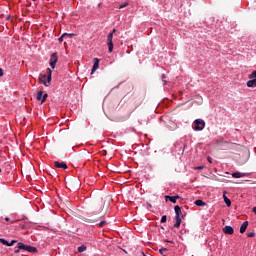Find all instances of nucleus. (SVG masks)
<instances>
[{
    "label": "nucleus",
    "instance_id": "1",
    "mask_svg": "<svg viewBox=\"0 0 256 256\" xmlns=\"http://www.w3.org/2000/svg\"><path fill=\"white\" fill-rule=\"evenodd\" d=\"M174 211H175V219H176V223L174 224V227L176 229H179V227H181V218L183 217V212L181 211V208L179 205L174 207Z\"/></svg>",
    "mask_w": 256,
    "mask_h": 256
},
{
    "label": "nucleus",
    "instance_id": "2",
    "mask_svg": "<svg viewBox=\"0 0 256 256\" xmlns=\"http://www.w3.org/2000/svg\"><path fill=\"white\" fill-rule=\"evenodd\" d=\"M18 248L22 251H28V253H37V249L33 246L25 245L23 242L18 243Z\"/></svg>",
    "mask_w": 256,
    "mask_h": 256
},
{
    "label": "nucleus",
    "instance_id": "3",
    "mask_svg": "<svg viewBox=\"0 0 256 256\" xmlns=\"http://www.w3.org/2000/svg\"><path fill=\"white\" fill-rule=\"evenodd\" d=\"M105 205V202L103 201V199H101L100 201H98L97 203L93 204V210L95 214H99L103 211V206Z\"/></svg>",
    "mask_w": 256,
    "mask_h": 256
},
{
    "label": "nucleus",
    "instance_id": "4",
    "mask_svg": "<svg viewBox=\"0 0 256 256\" xmlns=\"http://www.w3.org/2000/svg\"><path fill=\"white\" fill-rule=\"evenodd\" d=\"M193 129L194 131H203V129H205V122L201 119H196Z\"/></svg>",
    "mask_w": 256,
    "mask_h": 256
},
{
    "label": "nucleus",
    "instance_id": "5",
    "mask_svg": "<svg viewBox=\"0 0 256 256\" xmlns=\"http://www.w3.org/2000/svg\"><path fill=\"white\" fill-rule=\"evenodd\" d=\"M108 51L113 53V33H109L107 36Z\"/></svg>",
    "mask_w": 256,
    "mask_h": 256
},
{
    "label": "nucleus",
    "instance_id": "6",
    "mask_svg": "<svg viewBox=\"0 0 256 256\" xmlns=\"http://www.w3.org/2000/svg\"><path fill=\"white\" fill-rule=\"evenodd\" d=\"M57 61H59V57L57 56V53H53L50 57V67H52V69H55Z\"/></svg>",
    "mask_w": 256,
    "mask_h": 256
},
{
    "label": "nucleus",
    "instance_id": "7",
    "mask_svg": "<svg viewBox=\"0 0 256 256\" xmlns=\"http://www.w3.org/2000/svg\"><path fill=\"white\" fill-rule=\"evenodd\" d=\"M54 167L57 169H68L69 166H67V163L65 162H54Z\"/></svg>",
    "mask_w": 256,
    "mask_h": 256
},
{
    "label": "nucleus",
    "instance_id": "8",
    "mask_svg": "<svg viewBox=\"0 0 256 256\" xmlns=\"http://www.w3.org/2000/svg\"><path fill=\"white\" fill-rule=\"evenodd\" d=\"M223 233H225V235H233V233H235V230L231 226H225L223 228Z\"/></svg>",
    "mask_w": 256,
    "mask_h": 256
},
{
    "label": "nucleus",
    "instance_id": "9",
    "mask_svg": "<svg viewBox=\"0 0 256 256\" xmlns=\"http://www.w3.org/2000/svg\"><path fill=\"white\" fill-rule=\"evenodd\" d=\"M166 201H170L171 203H177V199H181V196L176 195V196H165Z\"/></svg>",
    "mask_w": 256,
    "mask_h": 256
},
{
    "label": "nucleus",
    "instance_id": "10",
    "mask_svg": "<svg viewBox=\"0 0 256 256\" xmlns=\"http://www.w3.org/2000/svg\"><path fill=\"white\" fill-rule=\"evenodd\" d=\"M71 37H75V34H68L64 33L62 36L58 39L59 43H63V39H71Z\"/></svg>",
    "mask_w": 256,
    "mask_h": 256
},
{
    "label": "nucleus",
    "instance_id": "11",
    "mask_svg": "<svg viewBox=\"0 0 256 256\" xmlns=\"http://www.w3.org/2000/svg\"><path fill=\"white\" fill-rule=\"evenodd\" d=\"M99 69V59L95 58L94 59V65L92 67V74L95 73V71H97Z\"/></svg>",
    "mask_w": 256,
    "mask_h": 256
},
{
    "label": "nucleus",
    "instance_id": "12",
    "mask_svg": "<svg viewBox=\"0 0 256 256\" xmlns=\"http://www.w3.org/2000/svg\"><path fill=\"white\" fill-rule=\"evenodd\" d=\"M247 227H249V222L245 221L240 227V233H245L247 231Z\"/></svg>",
    "mask_w": 256,
    "mask_h": 256
},
{
    "label": "nucleus",
    "instance_id": "13",
    "mask_svg": "<svg viewBox=\"0 0 256 256\" xmlns=\"http://www.w3.org/2000/svg\"><path fill=\"white\" fill-rule=\"evenodd\" d=\"M39 81H41L45 87H49V84H47V75H40Z\"/></svg>",
    "mask_w": 256,
    "mask_h": 256
},
{
    "label": "nucleus",
    "instance_id": "14",
    "mask_svg": "<svg viewBox=\"0 0 256 256\" xmlns=\"http://www.w3.org/2000/svg\"><path fill=\"white\" fill-rule=\"evenodd\" d=\"M53 71L51 69L48 68V76H46V83L49 86L51 84V75H52Z\"/></svg>",
    "mask_w": 256,
    "mask_h": 256
},
{
    "label": "nucleus",
    "instance_id": "15",
    "mask_svg": "<svg viewBox=\"0 0 256 256\" xmlns=\"http://www.w3.org/2000/svg\"><path fill=\"white\" fill-rule=\"evenodd\" d=\"M232 177H234V179H241V177H245V173L234 172V173L232 174Z\"/></svg>",
    "mask_w": 256,
    "mask_h": 256
},
{
    "label": "nucleus",
    "instance_id": "16",
    "mask_svg": "<svg viewBox=\"0 0 256 256\" xmlns=\"http://www.w3.org/2000/svg\"><path fill=\"white\" fill-rule=\"evenodd\" d=\"M247 87H256V79L252 78L246 83Z\"/></svg>",
    "mask_w": 256,
    "mask_h": 256
},
{
    "label": "nucleus",
    "instance_id": "17",
    "mask_svg": "<svg viewBox=\"0 0 256 256\" xmlns=\"http://www.w3.org/2000/svg\"><path fill=\"white\" fill-rule=\"evenodd\" d=\"M223 199L227 207H231V200L225 194L223 195Z\"/></svg>",
    "mask_w": 256,
    "mask_h": 256
},
{
    "label": "nucleus",
    "instance_id": "18",
    "mask_svg": "<svg viewBox=\"0 0 256 256\" xmlns=\"http://www.w3.org/2000/svg\"><path fill=\"white\" fill-rule=\"evenodd\" d=\"M195 205H197V207H205L206 204L203 200H196Z\"/></svg>",
    "mask_w": 256,
    "mask_h": 256
},
{
    "label": "nucleus",
    "instance_id": "19",
    "mask_svg": "<svg viewBox=\"0 0 256 256\" xmlns=\"http://www.w3.org/2000/svg\"><path fill=\"white\" fill-rule=\"evenodd\" d=\"M36 99H37V101H42V99H43V91H38Z\"/></svg>",
    "mask_w": 256,
    "mask_h": 256
},
{
    "label": "nucleus",
    "instance_id": "20",
    "mask_svg": "<svg viewBox=\"0 0 256 256\" xmlns=\"http://www.w3.org/2000/svg\"><path fill=\"white\" fill-rule=\"evenodd\" d=\"M84 251H87V246L82 245L78 247V253H84Z\"/></svg>",
    "mask_w": 256,
    "mask_h": 256
},
{
    "label": "nucleus",
    "instance_id": "21",
    "mask_svg": "<svg viewBox=\"0 0 256 256\" xmlns=\"http://www.w3.org/2000/svg\"><path fill=\"white\" fill-rule=\"evenodd\" d=\"M73 183H76L77 185H79V181L72 180V181H68L67 186L70 187V188H73Z\"/></svg>",
    "mask_w": 256,
    "mask_h": 256
},
{
    "label": "nucleus",
    "instance_id": "22",
    "mask_svg": "<svg viewBox=\"0 0 256 256\" xmlns=\"http://www.w3.org/2000/svg\"><path fill=\"white\" fill-rule=\"evenodd\" d=\"M101 217H105V214L100 215L97 219L90 218L89 222L90 223H96V221H99V219H101Z\"/></svg>",
    "mask_w": 256,
    "mask_h": 256
},
{
    "label": "nucleus",
    "instance_id": "23",
    "mask_svg": "<svg viewBox=\"0 0 256 256\" xmlns=\"http://www.w3.org/2000/svg\"><path fill=\"white\" fill-rule=\"evenodd\" d=\"M0 243H2V245H6V247H9V241L5 240L4 238H0Z\"/></svg>",
    "mask_w": 256,
    "mask_h": 256
},
{
    "label": "nucleus",
    "instance_id": "24",
    "mask_svg": "<svg viewBox=\"0 0 256 256\" xmlns=\"http://www.w3.org/2000/svg\"><path fill=\"white\" fill-rule=\"evenodd\" d=\"M169 250L167 248H160L159 253L160 255H163L164 253H167Z\"/></svg>",
    "mask_w": 256,
    "mask_h": 256
},
{
    "label": "nucleus",
    "instance_id": "25",
    "mask_svg": "<svg viewBox=\"0 0 256 256\" xmlns=\"http://www.w3.org/2000/svg\"><path fill=\"white\" fill-rule=\"evenodd\" d=\"M249 79H256V70L249 75Z\"/></svg>",
    "mask_w": 256,
    "mask_h": 256
},
{
    "label": "nucleus",
    "instance_id": "26",
    "mask_svg": "<svg viewBox=\"0 0 256 256\" xmlns=\"http://www.w3.org/2000/svg\"><path fill=\"white\" fill-rule=\"evenodd\" d=\"M160 223H167V215L162 216Z\"/></svg>",
    "mask_w": 256,
    "mask_h": 256
},
{
    "label": "nucleus",
    "instance_id": "27",
    "mask_svg": "<svg viewBox=\"0 0 256 256\" xmlns=\"http://www.w3.org/2000/svg\"><path fill=\"white\" fill-rule=\"evenodd\" d=\"M129 5V3L125 2L124 4H121L119 6V9H125V7H127Z\"/></svg>",
    "mask_w": 256,
    "mask_h": 256
},
{
    "label": "nucleus",
    "instance_id": "28",
    "mask_svg": "<svg viewBox=\"0 0 256 256\" xmlns=\"http://www.w3.org/2000/svg\"><path fill=\"white\" fill-rule=\"evenodd\" d=\"M47 97H48V95H47V94H44V95L42 96L41 103H45V101H47Z\"/></svg>",
    "mask_w": 256,
    "mask_h": 256
},
{
    "label": "nucleus",
    "instance_id": "29",
    "mask_svg": "<svg viewBox=\"0 0 256 256\" xmlns=\"http://www.w3.org/2000/svg\"><path fill=\"white\" fill-rule=\"evenodd\" d=\"M107 222L105 220L101 221L99 224H98V227H103L104 225H106Z\"/></svg>",
    "mask_w": 256,
    "mask_h": 256
},
{
    "label": "nucleus",
    "instance_id": "30",
    "mask_svg": "<svg viewBox=\"0 0 256 256\" xmlns=\"http://www.w3.org/2000/svg\"><path fill=\"white\" fill-rule=\"evenodd\" d=\"M247 237L251 238V237H255V232H250L247 234Z\"/></svg>",
    "mask_w": 256,
    "mask_h": 256
},
{
    "label": "nucleus",
    "instance_id": "31",
    "mask_svg": "<svg viewBox=\"0 0 256 256\" xmlns=\"http://www.w3.org/2000/svg\"><path fill=\"white\" fill-rule=\"evenodd\" d=\"M17 243V240H12L10 243H9V247H13V245Z\"/></svg>",
    "mask_w": 256,
    "mask_h": 256
},
{
    "label": "nucleus",
    "instance_id": "32",
    "mask_svg": "<svg viewBox=\"0 0 256 256\" xmlns=\"http://www.w3.org/2000/svg\"><path fill=\"white\" fill-rule=\"evenodd\" d=\"M195 169L201 171V170L205 169V166H197V167H195Z\"/></svg>",
    "mask_w": 256,
    "mask_h": 256
},
{
    "label": "nucleus",
    "instance_id": "33",
    "mask_svg": "<svg viewBox=\"0 0 256 256\" xmlns=\"http://www.w3.org/2000/svg\"><path fill=\"white\" fill-rule=\"evenodd\" d=\"M19 251H21V249H19V244L17 245V249L16 250H14V253H19Z\"/></svg>",
    "mask_w": 256,
    "mask_h": 256
},
{
    "label": "nucleus",
    "instance_id": "34",
    "mask_svg": "<svg viewBox=\"0 0 256 256\" xmlns=\"http://www.w3.org/2000/svg\"><path fill=\"white\" fill-rule=\"evenodd\" d=\"M0 77H3V68H0Z\"/></svg>",
    "mask_w": 256,
    "mask_h": 256
},
{
    "label": "nucleus",
    "instance_id": "35",
    "mask_svg": "<svg viewBox=\"0 0 256 256\" xmlns=\"http://www.w3.org/2000/svg\"><path fill=\"white\" fill-rule=\"evenodd\" d=\"M207 161H209L210 163H212L210 156L207 157Z\"/></svg>",
    "mask_w": 256,
    "mask_h": 256
},
{
    "label": "nucleus",
    "instance_id": "36",
    "mask_svg": "<svg viewBox=\"0 0 256 256\" xmlns=\"http://www.w3.org/2000/svg\"><path fill=\"white\" fill-rule=\"evenodd\" d=\"M253 213L256 215V207L253 208Z\"/></svg>",
    "mask_w": 256,
    "mask_h": 256
},
{
    "label": "nucleus",
    "instance_id": "37",
    "mask_svg": "<svg viewBox=\"0 0 256 256\" xmlns=\"http://www.w3.org/2000/svg\"><path fill=\"white\" fill-rule=\"evenodd\" d=\"M5 221H11V219L9 217H6Z\"/></svg>",
    "mask_w": 256,
    "mask_h": 256
},
{
    "label": "nucleus",
    "instance_id": "38",
    "mask_svg": "<svg viewBox=\"0 0 256 256\" xmlns=\"http://www.w3.org/2000/svg\"><path fill=\"white\" fill-rule=\"evenodd\" d=\"M116 32H117V30H116V29H113V31H112L111 33L113 34V33H116Z\"/></svg>",
    "mask_w": 256,
    "mask_h": 256
},
{
    "label": "nucleus",
    "instance_id": "39",
    "mask_svg": "<svg viewBox=\"0 0 256 256\" xmlns=\"http://www.w3.org/2000/svg\"><path fill=\"white\" fill-rule=\"evenodd\" d=\"M162 79H165V75H162Z\"/></svg>",
    "mask_w": 256,
    "mask_h": 256
},
{
    "label": "nucleus",
    "instance_id": "40",
    "mask_svg": "<svg viewBox=\"0 0 256 256\" xmlns=\"http://www.w3.org/2000/svg\"><path fill=\"white\" fill-rule=\"evenodd\" d=\"M148 207H151V204H148Z\"/></svg>",
    "mask_w": 256,
    "mask_h": 256
},
{
    "label": "nucleus",
    "instance_id": "41",
    "mask_svg": "<svg viewBox=\"0 0 256 256\" xmlns=\"http://www.w3.org/2000/svg\"><path fill=\"white\" fill-rule=\"evenodd\" d=\"M32 1H37V0H32Z\"/></svg>",
    "mask_w": 256,
    "mask_h": 256
}]
</instances>
